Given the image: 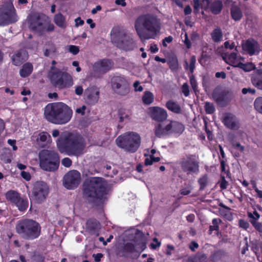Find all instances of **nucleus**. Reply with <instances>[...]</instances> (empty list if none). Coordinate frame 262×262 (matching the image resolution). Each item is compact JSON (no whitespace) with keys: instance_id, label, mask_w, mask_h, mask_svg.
I'll use <instances>...</instances> for the list:
<instances>
[{"instance_id":"nucleus-63","label":"nucleus","mask_w":262,"mask_h":262,"mask_svg":"<svg viewBox=\"0 0 262 262\" xmlns=\"http://www.w3.org/2000/svg\"><path fill=\"white\" fill-rule=\"evenodd\" d=\"M173 40V37L171 36H168V37H165L162 40V45L164 47H167V45L166 42L170 43H171Z\"/></svg>"},{"instance_id":"nucleus-53","label":"nucleus","mask_w":262,"mask_h":262,"mask_svg":"<svg viewBox=\"0 0 262 262\" xmlns=\"http://www.w3.org/2000/svg\"><path fill=\"white\" fill-rule=\"evenodd\" d=\"M239 227L245 230H247L250 227L249 223L245 220L241 219L238 221Z\"/></svg>"},{"instance_id":"nucleus-21","label":"nucleus","mask_w":262,"mask_h":262,"mask_svg":"<svg viewBox=\"0 0 262 262\" xmlns=\"http://www.w3.org/2000/svg\"><path fill=\"white\" fill-rule=\"evenodd\" d=\"M243 49L250 55L252 56L259 53L260 47L257 41L253 38H249L246 40L243 45Z\"/></svg>"},{"instance_id":"nucleus-13","label":"nucleus","mask_w":262,"mask_h":262,"mask_svg":"<svg viewBox=\"0 0 262 262\" xmlns=\"http://www.w3.org/2000/svg\"><path fill=\"white\" fill-rule=\"evenodd\" d=\"M46 23L45 15L35 14L32 15L29 19V28L32 31L41 36L46 32Z\"/></svg>"},{"instance_id":"nucleus-37","label":"nucleus","mask_w":262,"mask_h":262,"mask_svg":"<svg viewBox=\"0 0 262 262\" xmlns=\"http://www.w3.org/2000/svg\"><path fill=\"white\" fill-rule=\"evenodd\" d=\"M56 50L55 44L51 41H49L46 43L45 47L43 48V55L49 57L51 54L55 53Z\"/></svg>"},{"instance_id":"nucleus-9","label":"nucleus","mask_w":262,"mask_h":262,"mask_svg":"<svg viewBox=\"0 0 262 262\" xmlns=\"http://www.w3.org/2000/svg\"><path fill=\"white\" fill-rule=\"evenodd\" d=\"M182 170L187 175L196 174L199 172V162L195 155H186L179 163Z\"/></svg>"},{"instance_id":"nucleus-42","label":"nucleus","mask_w":262,"mask_h":262,"mask_svg":"<svg viewBox=\"0 0 262 262\" xmlns=\"http://www.w3.org/2000/svg\"><path fill=\"white\" fill-rule=\"evenodd\" d=\"M222 221L220 219H213L212 221V225L209 226V229L208 233L209 234H211L212 231L215 230L218 231L219 230V224L221 223Z\"/></svg>"},{"instance_id":"nucleus-34","label":"nucleus","mask_w":262,"mask_h":262,"mask_svg":"<svg viewBox=\"0 0 262 262\" xmlns=\"http://www.w3.org/2000/svg\"><path fill=\"white\" fill-rule=\"evenodd\" d=\"M227 255V253L223 249L215 251L210 256L211 262H218Z\"/></svg>"},{"instance_id":"nucleus-14","label":"nucleus","mask_w":262,"mask_h":262,"mask_svg":"<svg viewBox=\"0 0 262 262\" xmlns=\"http://www.w3.org/2000/svg\"><path fill=\"white\" fill-rule=\"evenodd\" d=\"M5 197L7 201L15 205L20 211L24 212L27 209L29 204L28 200L21 198L17 191L10 190L6 193Z\"/></svg>"},{"instance_id":"nucleus-22","label":"nucleus","mask_w":262,"mask_h":262,"mask_svg":"<svg viewBox=\"0 0 262 262\" xmlns=\"http://www.w3.org/2000/svg\"><path fill=\"white\" fill-rule=\"evenodd\" d=\"M114 65V62L111 59H103L95 62L93 69L95 72L106 73L110 71Z\"/></svg>"},{"instance_id":"nucleus-16","label":"nucleus","mask_w":262,"mask_h":262,"mask_svg":"<svg viewBox=\"0 0 262 262\" xmlns=\"http://www.w3.org/2000/svg\"><path fill=\"white\" fill-rule=\"evenodd\" d=\"M81 181L80 173L76 170H70L63 177V183L64 187L68 189L76 188Z\"/></svg>"},{"instance_id":"nucleus-54","label":"nucleus","mask_w":262,"mask_h":262,"mask_svg":"<svg viewBox=\"0 0 262 262\" xmlns=\"http://www.w3.org/2000/svg\"><path fill=\"white\" fill-rule=\"evenodd\" d=\"M228 185V182L226 180L224 176H221L220 182V187L222 190L226 189Z\"/></svg>"},{"instance_id":"nucleus-1","label":"nucleus","mask_w":262,"mask_h":262,"mask_svg":"<svg viewBox=\"0 0 262 262\" xmlns=\"http://www.w3.org/2000/svg\"><path fill=\"white\" fill-rule=\"evenodd\" d=\"M82 196L86 202L93 206H99L107 194L105 180L101 177H91L82 184Z\"/></svg>"},{"instance_id":"nucleus-48","label":"nucleus","mask_w":262,"mask_h":262,"mask_svg":"<svg viewBox=\"0 0 262 262\" xmlns=\"http://www.w3.org/2000/svg\"><path fill=\"white\" fill-rule=\"evenodd\" d=\"M254 106L257 111L262 114V97H257L255 100Z\"/></svg>"},{"instance_id":"nucleus-43","label":"nucleus","mask_w":262,"mask_h":262,"mask_svg":"<svg viewBox=\"0 0 262 262\" xmlns=\"http://www.w3.org/2000/svg\"><path fill=\"white\" fill-rule=\"evenodd\" d=\"M198 183L200 185L199 190L202 191L205 189L207 184V176L204 174L198 180Z\"/></svg>"},{"instance_id":"nucleus-38","label":"nucleus","mask_w":262,"mask_h":262,"mask_svg":"<svg viewBox=\"0 0 262 262\" xmlns=\"http://www.w3.org/2000/svg\"><path fill=\"white\" fill-rule=\"evenodd\" d=\"M211 38L214 42L221 41L223 38V32L220 28L214 29L211 33Z\"/></svg>"},{"instance_id":"nucleus-35","label":"nucleus","mask_w":262,"mask_h":262,"mask_svg":"<svg viewBox=\"0 0 262 262\" xmlns=\"http://www.w3.org/2000/svg\"><path fill=\"white\" fill-rule=\"evenodd\" d=\"M167 64L172 72H176L179 69V62L176 56H170L167 60Z\"/></svg>"},{"instance_id":"nucleus-58","label":"nucleus","mask_w":262,"mask_h":262,"mask_svg":"<svg viewBox=\"0 0 262 262\" xmlns=\"http://www.w3.org/2000/svg\"><path fill=\"white\" fill-rule=\"evenodd\" d=\"M232 147L239 151L241 152H243L245 150V147L241 144L239 142H233L232 143Z\"/></svg>"},{"instance_id":"nucleus-32","label":"nucleus","mask_w":262,"mask_h":262,"mask_svg":"<svg viewBox=\"0 0 262 262\" xmlns=\"http://www.w3.org/2000/svg\"><path fill=\"white\" fill-rule=\"evenodd\" d=\"M118 116L119 122H127L130 119L131 113L126 109L120 108L118 111Z\"/></svg>"},{"instance_id":"nucleus-39","label":"nucleus","mask_w":262,"mask_h":262,"mask_svg":"<svg viewBox=\"0 0 262 262\" xmlns=\"http://www.w3.org/2000/svg\"><path fill=\"white\" fill-rule=\"evenodd\" d=\"M154 99L153 94L150 91H145L142 96V101L144 104L146 105L150 104Z\"/></svg>"},{"instance_id":"nucleus-4","label":"nucleus","mask_w":262,"mask_h":262,"mask_svg":"<svg viewBox=\"0 0 262 262\" xmlns=\"http://www.w3.org/2000/svg\"><path fill=\"white\" fill-rule=\"evenodd\" d=\"M56 145L60 153L69 156H79L85 148L83 138L71 133L61 135L56 141Z\"/></svg>"},{"instance_id":"nucleus-10","label":"nucleus","mask_w":262,"mask_h":262,"mask_svg":"<svg viewBox=\"0 0 262 262\" xmlns=\"http://www.w3.org/2000/svg\"><path fill=\"white\" fill-rule=\"evenodd\" d=\"M111 83L112 90L118 95L125 96L130 92L129 83L123 75L113 76L111 78Z\"/></svg>"},{"instance_id":"nucleus-17","label":"nucleus","mask_w":262,"mask_h":262,"mask_svg":"<svg viewBox=\"0 0 262 262\" xmlns=\"http://www.w3.org/2000/svg\"><path fill=\"white\" fill-rule=\"evenodd\" d=\"M222 122L228 128L231 130H237L239 127V121L236 117L230 113L223 115Z\"/></svg>"},{"instance_id":"nucleus-26","label":"nucleus","mask_w":262,"mask_h":262,"mask_svg":"<svg viewBox=\"0 0 262 262\" xmlns=\"http://www.w3.org/2000/svg\"><path fill=\"white\" fill-rule=\"evenodd\" d=\"M11 58L13 64L16 66H20L27 60L26 52L21 50L17 51L13 55Z\"/></svg>"},{"instance_id":"nucleus-11","label":"nucleus","mask_w":262,"mask_h":262,"mask_svg":"<svg viewBox=\"0 0 262 262\" xmlns=\"http://www.w3.org/2000/svg\"><path fill=\"white\" fill-rule=\"evenodd\" d=\"M119 31L118 28H114L111 31L112 39L116 46L124 51L133 50L135 47V43L132 38L125 34L120 39Z\"/></svg>"},{"instance_id":"nucleus-56","label":"nucleus","mask_w":262,"mask_h":262,"mask_svg":"<svg viewBox=\"0 0 262 262\" xmlns=\"http://www.w3.org/2000/svg\"><path fill=\"white\" fill-rule=\"evenodd\" d=\"M248 216L251 219L250 221H257L260 217V214L256 211H254L253 213L251 212L248 213Z\"/></svg>"},{"instance_id":"nucleus-55","label":"nucleus","mask_w":262,"mask_h":262,"mask_svg":"<svg viewBox=\"0 0 262 262\" xmlns=\"http://www.w3.org/2000/svg\"><path fill=\"white\" fill-rule=\"evenodd\" d=\"M196 62V58L195 56H192L190 59V64H189V71L191 74H192L194 72L195 69V63Z\"/></svg>"},{"instance_id":"nucleus-45","label":"nucleus","mask_w":262,"mask_h":262,"mask_svg":"<svg viewBox=\"0 0 262 262\" xmlns=\"http://www.w3.org/2000/svg\"><path fill=\"white\" fill-rule=\"evenodd\" d=\"M251 81L253 86L258 90H262V77L251 78Z\"/></svg>"},{"instance_id":"nucleus-2","label":"nucleus","mask_w":262,"mask_h":262,"mask_svg":"<svg viewBox=\"0 0 262 262\" xmlns=\"http://www.w3.org/2000/svg\"><path fill=\"white\" fill-rule=\"evenodd\" d=\"M135 28L141 39H155L161 30L160 20L154 14H142L136 18Z\"/></svg>"},{"instance_id":"nucleus-49","label":"nucleus","mask_w":262,"mask_h":262,"mask_svg":"<svg viewBox=\"0 0 262 262\" xmlns=\"http://www.w3.org/2000/svg\"><path fill=\"white\" fill-rule=\"evenodd\" d=\"M193 188L191 184H188L186 187L182 188L180 190V193L183 195H187L190 193Z\"/></svg>"},{"instance_id":"nucleus-5","label":"nucleus","mask_w":262,"mask_h":262,"mask_svg":"<svg viewBox=\"0 0 262 262\" xmlns=\"http://www.w3.org/2000/svg\"><path fill=\"white\" fill-rule=\"evenodd\" d=\"M16 232L21 237L27 240H33L40 235V224L32 219H25L19 220L15 227Z\"/></svg>"},{"instance_id":"nucleus-23","label":"nucleus","mask_w":262,"mask_h":262,"mask_svg":"<svg viewBox=\"0 0 262 262\" xmlns=\"http://www.w3.org/2000/svg\"><path fill=\"white\" fill-rule=\"evenodd\" d=\"M185 129L184 125L181 122L176 121H171L166 125V130H169V134H173L180 135L183 133Z\"/></svg>"},{"instance_id":"nucleus-15","label":"nucleus","mask_w":262,"mask_h":262,"mask_svg":"<svg viewBox=\"0 0 262 262\" xmlns=\"http://www.w3.org/2000/svg\"><path fill=\"white\" fill-rule=\"evenodd\" d=\"M16 11L13 6L0 8V25H6L17 21Z\"/></svg>"},{"instance_id":"nucleus-41","label":"nucleus","mask_w":262,"mask_h":262,"mask_svg":"<svg viewBox=\"0 0 262 262\" xmlns=\"http://www.w3.org/2000/svg\"><path fill=\"white\" fill-rule=\"evenodd\" d=\"M54 22L59 27L62 28L65 26V17L61 13H59L54 16Z\"/></svg>"},{"instance_id":"nucleus-60","label":"nucleus","mask_w":262,"mask_h":262,"mask_svg":"<svg viewBox=\"0 0 262 262\" xmlns=\"http://www.w3.org/2000/svg\"><path fill=\"white\" fill-rule=\"evenodd\" d=\"M61 163L64 166L69 167L71 166L72 162L70 158H64L62 160Z\"/></svg>"},{"instance_id":"nucleus-64","label":"nucleus","mask_w":262,"mask_h":262,"mask_svg":"<svg viewBox=\"0 0 262 262\" xmlns=\"http://www.w3.org/2000/svg\"><path fill=\"white\" fill-rule=\"evenodd\" d=\"M199 244L195 241H192L189 245V248L193 252L199 248Z\"/></svg>"},{"instance_id":"nucleus-25","label":"nucleus","mask_w":262,"mask_h":262,"mask_svg":"<svg viewBox=\"0 0 262 262\" xmlns=\"http://www.w3.org/2000/svg\"><path fill=\"white\" fill-rule=\"evenodd\" d=\"M99 226L100 223L95 219L91 218L86 221V229L91 235L98 234Z\"/></svg>"},{"instance_id":"nucleus-24","label":"nucleus","mask_w":262,"mask_h":262,"mask_svg":"<svg viewBox=\"0 0 262 262\" xmlns=\"http://www.w3.org/2000/svg\"><path fill=\"white\" fill-rule=\"evenodd\" d=\"M137 244H133L130 242H127L123 244L119 249V253L121 254V256L127 257L128 254H132L136 251Z\"/></svg>"},{"instance_id":"nucleus-51","label":"nucleus","mask_w":262,"mask_h":262,"mask_svg":"<svg viewBox=\"0 0 262 262\" xmlns=\"http://www.w3.org/2000/svg\"><path fill=\"white\" fill-rule=\"evenodd\" d=\"M250 223L255 229L259 233H262V223L256 221H250Z\"/></svg>"},{"instance_id":"nucleus-6","label":"nucleus","mask_w":262,"mask_h":262,"mask_svg":"<svg viewBox=\"0 0 262 262\" xmlns=\"http://www.w3.org/2000/svg\"><path fill=\"white\" fill-rule=\"evenodd\" d=\"M141 138L137 133L128 132L119 136L116 139L117 145L129 153H135L140 146Z\"/></svg>"},{"instance_id":"nucleus-61","label":"nucleus","mask_w":262,"mask_h":262,"mask_svg":"<svg viewBox=\"0 0 262 262\" xmlns=\"http://www.w3.org/2000/svg\"><path fill=\"white\" fill-rule=\"evenodd\" d=\"M69 51L73 55H77L79 52V49L78 46L70 45L69 47Z\"/></svg>"},{"instance_id":"nucleus-50","label":"nucleus","mask_w":262,"mask_h":262,"mask_svg":"<svg viewBox=\"0 0 262 262\" xmlns=\"http://www.w3.org/2000/svg\"><path fill=\"white\" fill-rule=\"evenodd\" d=\"M189 80L192 89L193 90L194 92L198 91V83L196 79H195L194 76L192 74L189 76Z\"/></svg>"},{"instance_id":"nucleus-46","label":"nucleus","mask_w":262,"mask_h":262,"mask_svg":"<svg viewBox=\"0 0 262 262\" xmlns=\"http://www.w3.org/2000/svg\"><path fill=\"white\" fill-rule=\"evenodd\" d=\"M204 108L206 113L207 114H212L215 111L213 104L209 102H206L205 103Z\"/></svg>"},{"instance_id":"nucleus-29","label":"nucleus","mask_w":262,"mask_h":262,"mask_svg":"<svg viewBox=\"0 0 262 262\" xmlns=\"http://www.w3.org/2000/svg\"><path fill=\"white\" fill-rule=\"evenodd\" d=\"M235 51L236 52H233L230 54L225 53L222 56V58L227 63L231 66L236 67V64H237L236 61L237 51L236 47H235Z\"/></svg>"},{"instance_id":"nucleus-12","label":"nucleus","mask_w":262,"mask_h":262,"mask_svg":"<svg viewBox=\"0 0 262 262\" xmlns=\"http://www.w3.org/2000/svg\"><path fill=\"white\" fill-rule=\"evenodd\" d=\"M49 192V188L46 183L37 181L33 184L30 199L39 204L46 199Z\"/></svg>"},{"instance_id":"nucleus-18","label":"nucleus","mask_w":262,"mask_h":262,"mask_svg":"<svg viewBox=\"0 0 262 262\" xmlns=\"http://www.w3.org/2000/svg\"><path fill=\"white\" fill-rule=\"evenodd\" d=\"M229 92L228 91L223 90L220 92L214 91L212 97L216 103L220 106H226L229 101Z\"/></svg>"},{"instance_id":"nucleus-36","label":"nucleus","mask_w":262,"mask_h":262,"mask_svg":"<svg viewBox=\"0 0 262 262\" xmlns=\"http://www.w3.org/2000/svg\"><path fill=\"white\" fill-rule=\"evenodd\" d=\"M166 125L163 127L161 124L159 123L155 126L154 129V133L155 136L158 138H161L162 137L166 135H169V130H166Z\"/></svg>"},{"instance_id":"nucleus-40","label":"nucleus","mask_w":262,"mask_h":262,"mask_svg":"<svg viewBox=\"0 0 262 262\" xmlns=\"http://www.w3.org/2000/svg\"><path fill=\"white\" fill-rule=\"evenodd\" d=\"M236 67L242 69L245 72H250L255 69V65L252 62L243 63L239 62L236 64Z\"/></svg>"},{"instance_id":"nucleus-44","label":"nucleus","mask_w":262,"mask_h":262,"mask_svg":"<svg viewBox=\"0 0 262 262\" xmlns=\"http://www.w3.org/2000/svg\"><path fill=\"white\" fill-rule=\"evenodd\" d=\"M45 256L38 253H34L31 256V262H45Z\"/></svg>"},{"instance_id":"nucleus-57","label":"nucleus","mask_w":262,"mask_h":262,"mask_svg":"<svg viewBox=\"0 0 262 262\" xmlns=\"http://www.w3.org/2000/svg\"><path fill=\"white\" fill-rule=\"evenodd\" d=\"M182 91L185 97H188L189 95L190 91L189 85L187 83H184L182 86Z\"/></svg>"},{"instance_id":"nucleus-52","label":"nucleus","mask_w":262,"mask_h":262,"mask_svg":"<svg viewBox=\"0 0 262 262\" xmlns=\"http://www.w3.org/2000/svg\"><path fill=\"white\" fill-rule=\"evenodd\" d=\"M51 63H52V66L50 67V70L48 72V77L52 75V74L53 73H56V72H57L58 70H60V69L57 68L55 67V65L57 63V62L55 60H52Z\"/></svg>"},{"instance_id":"nucleus-62","label":"nucleus","mask_w":262,"mask_h":262,"mask_svg":"<svg viewBox=\"0 0 262 262\" xmlns=\"http://www.w3.org/2000/svg\"><path fill=\"white\" fill-rule=\"evenodd\" d=\"M200 5L201 4L199 0L193 1V12L195 14H197L199 12Z\"/></svg>"},{"instance_id":"nucleus-31","label":"nucleus","mask_w":262,"mask_h":262,"mask_svg":"<svg viewBox=\"0 0 262 262\" xmlns=\"http://www.w3.org/2000/svg\"><path fill=\"white\" fill-rule=\"evenodd\" d=\"M33 70V67L31 63H25L19 70L20 76L23 78L27 77L31 75Z\"/></svg>"},{"instance_id":"nucleus-20","label":"nucleus","mask_w":262,"mask_h":262,"mask_svg":"<svg viewBox=\"0 0 262 262\" xmlns=\"http://www.w3.org/2000/svg\"><path fill=\"white\" fill-rule=\"evenodd\" d=\"M99 98V91L97 88L90 87L84 92V99L87 103L94 105L96 103Z\"/></svg>"},{"instance_id":"nucleus-33","label":"nucleus","mask_w":262,"mask_h":262,"mask_svg":"<svg viewBox=\"0 0 262 262\" xmlns=\"http://www.w3.org/2000/svg\"><path fill=\"white\" fill-rule=\"evenodd\" d=\"M207 256L202 252H198L193 256L188 257L187 262H207Z\"/></svg>"},{"instance_id":"nucleus-3","label":"nucleus","mask_w":262,"mask_h":262,"mask_svg":"<svg viewBox=\"0 0 262 262\" xmlns=\"http://www.w3.org/2000/svg\"><path fill=\"white\" fill-rule=\"evenodd\" d=\"M45 118L50 122L62 125L69 122L73 115L72 110L63 102L48 104L44 111Z\"/></svg>"},{"instance_id":"nucleus-7","label":"nucleus","mask_w":262,"mask_h":262,"mask_svg":"<svg viewBox=\"0 0 262 262\" xmlns=\"http://www.w3.org/2000/svg\"><path fill=\"white\" fill-rule=\"evenodd\" d=\"M39 164L41 168L47 171H54L59 166L58 154L52 150L43 149L39 154Z\"/></svg>"},{"instance_id":"nucleus-47","label":"nucleus","mask_w":262,"mask_h":262,"mask_svg":"<svg viewBox=\"0 0 262 262\" xmlns=\"http://www.w3.org/2000/svg\"><path fill=\"white\" fill-rule=\"evenodd\" d=\"M138 236L140 238V239H141V241H140V243L139 244V245H141V247L142 248L145 249V247H146V242H145V238H144V235L140 230H137V233L136 234V236H135V239H134V241L135 242H137L135 240V239L136 238L137 236H138Z\"/></svg>"},{"instance_id":"nucleus-19","label":"nucleus","mask_w":262,"mask_h":262,"mask_svg":"<svg viewBox=\"0 0 262 262\" xmlns=\"http://www.w3.org/2000/svg\"><path fill=\"white\" fill-rule=\"evenodd\" d=\"M149 112L152 119L156 121L163 122L167 118L168 115L166 111L160 107H150Z\"/></svg>"},{"instance_id":"nucleus-59","label":"nucleus","mask_w":262,"mask_h":262,"mask_svg":"<svg viewBox=\"0 0 262 262\" xmlns=\"http://www.w3.org/2000/svg\"><path fill=\"white\" fill-rule=\"evenodd\" d=\"M50 137V135L47 132H41L38 135V139L41 142H45L47 140V137Z\"/></svg>"},{"instance_id":"nucleus-27","label":"nucleus","mask_w":262,"mask_h":262,"mask_svg":"<svg viewBox=\"0 0 262 262\" xmlns=\"http://www.w3.org/2000/svg\"><path fill=\"white\" fill-rule=\"evenodd\" d=\"M230 14L232 19L235 21H240L243 16V12L241 8L234 4H232L231 6Z\"/></svg>"},{"instance_id":"nucleus-8","label":"nucleus","mask_w":262,"mask_h":262,"mask_svg":"<svg viewBox=\"0 0 262 262\" xmlns=\"http://www.w3.org/2000/svg\"><path fill=\"white\" fill-rule=\"evenodd\" d=\"M48 77L52 84L59 90L67 89L74 84L72 76L66 71L58 70Z\"/></svg>"},{"instance_id":"nucleus-30","label":"nucleus","mask_w":262,"mask_h":262,"mask_svg":"<svg viewBox=\"0 0 262 262\" xmlns=\"http://www.w3.org/2000/svg\"><path fill=\"white\" fill-rule=\"evenodd\" d=\"M223 8V4L221 0H214L210 4V11L214 15L219 14L222 12Z\"/></svg>"},{"instance_id":"nucleus-28","label":"nucleus","mask_w":262,"mask_h":262,"mask_svg":"<svg viewBox=\"0 0 262 262\" xmlns=\"http://www.w3.org/2000/svg\"><path fill=\"white\" fill-rule=\"evenodd\" d=\"M165 107L170 112L180 114L182 112V108L178 102L173 100H168L165 104Z\"/></svg>"}]
</instances>
